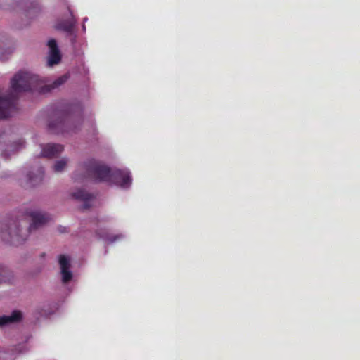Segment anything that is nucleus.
<instances>
[{
	"label": "nucleus",
	"mask_w": 360,
	"mask_h": 360,
	"mask_svg": "<svg viewBox=\"0 0 360 360\" xmlns=\"http://www.w3.org/2000/svg\"><path fill=\"white\" fill-rule=\"evenodd\" d=\"M68 79V76L67 75H64L63 76L59 77L58 79H56L52 84H46V80L45 78H44V82L41 84V87L46 86L48 87L47 91H41V94H46L50 92L51 90L56 89L63 84Z\"/></svg>",
	"instance_id": "nucleus-10"
},
{
	"label": "nucleus",
	"mask_w": 360,
	"mask_h": 360,
	"mask_svg": "<svg viewBox=\"0 0 360 360\" xmlns=\"http://www.w3.org/2000/svg\"><path fill=\"white\" fill-rule=\"evenodd\" d=\"M44 78L32 71L20 70L11 79V90L0 89V112H13L18 110L17 94L22 92L39 93L48 87H41Z\"/></svg>",
	"instance_id": "nucleus-1"
},
{
	"label": "nucleus",
	"mask_w": 360,
	"mask_h": 360,
	"mask_svg": "<svg viewBox=\"0 0 360 360\" xmlns=\"http://www.w3.org/2000/svg\"><path fill=\"white\" fill-rule=\"evenodd\" d=\"M25 146V142L23 140H18L16 143H13L9 146L10 150L12 152L18 151V150L22 148Z\"/></svg>",
	"instance_id": "nucleus-15"
},
{
	"label": "nucleus",
	"mask_w": 360,
	"mask_h": 360,
	"mask_svg": "<svg viewBox=\"0 0 360 360\" xmlns=\"http://www.w3.org/2000/svg\"><path fill=\"white\" fill-rule=\"evenodd\" d=\"M91 178L96 181H109L123 188L131 186V176L128 170L111 171L107 166L94 160L80 164L73 174L75 181Z\"/></svg>",
	"instance_id": "nucleus-2"
},
{
	"label": "nucleus",
	"mask_w": 360,
	"mask_h": 360,
	"mask_svg": "<svg viewBox=\"0 0 360 360\" xmlns=\"http://www.w3.org/2000/svg\"><path fill=\"white\" fill-rule=\"evenodd\" d=\"M24 216L30 218L29 230L20 229V221L16 219H6L1 223L0 238L4 242L15 246L21 245L26 240L30 231L45 224L51 219L48 214L38 210H27Z\"/></svg>",
	"instance_id": "nucleus-3"
},
{
	"label": "nucleus",
	"mask_w": 360,
	"mask_h": 360,
	"mask_svg": "<svg viewBox=\"0 0 360 360\" xmlns=\"http://www.w3.org/2000/svg\"><path fill=\"white\" fill-rule=\"evenodd\" d=\"M47 46L49 49L47 65L49 67H52L60 62L61 54L57 42L54 39H49L47 42Z\"/></svg>",
	"instance_id": "nucleus-4"
},
{
	"label": "nucleus",
	"mask_w": 360,
	"mask_h": 360,
	"mask_svg": "<svg viewBox=\"0 0 360 360\" xmlns=\"http://www.w3.org/2000/svg\"><path fill=\"white\" fill-rule=\"evenodd\" d=\"M82 28L83 32H85V31H86V26H85V25H84V24H83V25H82Z\"/></svg>",
	"instance_id": "nucleus-19"
},
{
	"label": "nucleus",
	"mask_w": 360,
	"mask_h": 360,
	"mask_svg": "<svg viewBox=\"0 0 360 360\" xmlns=\"http://www.w3.org/2000/svg\"><path fill=\"white\" fill-rule=\"evenodd\" d=\"M59 264L62 275V281L66 283L72 278V273L70 271V258L65 255H60L59 257Z\"/></svg>",
	"instance_id": "nucleus-6"
},
{
	"label": "nucleus",
	"mask_w": 360,
	"mask_h": 360,
	"mask_svg": "<svg viewBox=\"0 0 360 360\" xmlns=\"http://www.w3.org/2000/svg\"><path fill=\"white\" fill-rule=\"evenodd\" d=\"M43 171H41L38 175L33 176L32 174H28V181L32 186H35L40 183L43 179Z\"/></svg>",
	"instance_id": "nucleus-14"
},
{
	"label": "nucleus",
	"mask_w": 360,
	"mask_h": 360,
	"mask_svg": "<svg viewBox=\"0 0 360 360\" xmlns=\"http://www.w3.org/2000/svg\"><path fill=\"white\" fill-rule=\"evenodd\" d=\"M64 126L65 122L59 118L50 121L48 125L50 131L55 134L63 131Z\"/></svg>",
	"instance_id": "nucleus-11"
},
{
	"label": "nucleus",
	"mask_w": 360,
	"mask_h": 360,
	"mask_svg": "<svg viewBox=\"0 0 360 360\" xmlns=\"http://www.w3.org/2000/svg\"><path fill=\"white\" fill-rule=\"evenodd\" d=\"M87 20H88V18H84V20H84V23L85 22H86V21H87Z\"/></svg>",
	"instance_id": "nucleus-20"
},
{
	"label": "nucleus",
	"mask_w": 360,
	"mask_h": 360,
	"mask_svg": "<svg viewBox=\"0 0 360 360\" xmlns=\"http://www.w3.org/2000/svg\"><path fill=\"white\" fill-rule=\"evenodd\" d=\"M64 150V146L57 143H48L41 146V155L53 158L60 155Z\"/></svg>",
	"instance_id": "nucleus-7"
},
{
	"label": "nucleus",
	"mask_w": 360,
	"mask_h": 360,
	"mask_svg": "<svg viewBox=\"0 0 360 360\" xmlns=\"http://www.w3.org/2000/svg\"><path fill=\"white\" fill-rule=\"evenodd\" d=\"M9 115L10 114H5V113L0 114V119L8 118Z\"/></svg>",
	"instance_id": "nucleus-18"
},
{
	"label": "nucleus",
	"mask_w": 360,
	"mask_h": 360,
	"mask_svg": "<svg viewBox=\"0 0 360 360\" xmlns=\"http://www.w3.org/2000/svg\"><path fill=\"white\" fill-rule=\"evenodd\" d=\"M72 197L84 202L83 210L89 208L91 206V202L94 200V196L84 190H78L74 192Z\"/></svg>",
	"instance_id": "nucleus-8"
},
{
	"label": "nucleus",
	"mask_w": 360,
	"mask_h": 360,
	"mask_svg": "<svg viewBox=\"0 0 360 360\" xmlns=\"http://www.w3.org/2000/svg\"><path fill=\"white\" fill-rule=\"evenodd\" d=\"M5 273H6V269L4 267L0 266V282L2 281L1 277L5 274Z\"/></svg>",
	"instance_id": "nucleus-17"
},
{
	"label": "nucleus",
	"mask_w": 360,
	"mask_h": 360,
	"mask_svg": "<svg viewBox=\"0 0 360 360\" xmlns=\"http://www.w3.org/2000/svg\"><path fill=\"white\" fill-rule=\"evenodd\" d=\"M22 319V313L20 311H13L10 315L0 316V327L20 321Z\"/></svg>",
	"instance_id": "nucleus-9"
},
{
	"label": "nucleus",
	"mask_w": 360,
	"mask_h": 360,
	"mask_svg": "<svg viewBox=\"0 0 360 360\" xmlns=\"http://www.w3.org/2000/svg\"><path fill=\"white\" fill-rule=\"evenodd\" d=\"M14 51L13 47L0 48V61H6L12 56Z\"/></svg>",
	"instance_id": "nucleus-13"
},
{
	"label": "nucleus",
	"mask_w": 360,
	"mask_h": 360,
	"mask_svg": "<svg viewBox=\"0 0 360 360\" xmlns=\"http://www.w3.org/2000/svg\"><path fill=\"white\" fill-rule=\"evenodd\" d=\"M77 23L75 18L71 15V18L69 20H61L56 25V28L58 30L65 32L68 34L72 37L71 42L72 44L76 41V32L75 30V25Z\"/></svg>",
	"instance_id": "nucleus-5"
},
{
	"label": "nucleus",
	"mask_w": 360,
	"mask_h": 360,
	"mask_svg": "<svg viewBox=\"0 0 360 360\" xmlns=\"http://www.w3.org/2000/svg\"><path fill=\"white\" fill-rule=\"evenodd\" d=\"M103 237L105 238L110 243H113V242L116 241L117 239L121 238L122 237V236L117 235V236H115L113 237H111V236H106V237L103 236Z\"/></svg>",
	"instance_id": "nucleus-16"
},
{
	"label": "nucleus",
	"mask_w": 360,
	"mask_h": 360,
	"mask_svg": "<svg viewBox=\"0 0 360 360\" xmlns=\"http://www.w3.org/2000/svg\"><path fill=\"white\" fill-rule=\"evenodd\" d=\"M68 163V159L63 158L54 163L53 169L55 172H61L66 168Z\"/></svg>",
	"instance_id": "nucleus-12"
}]
</instances>
